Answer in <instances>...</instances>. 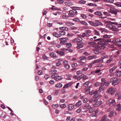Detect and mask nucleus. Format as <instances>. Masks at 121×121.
<instances>
[{"mask_svg": "<svg viewBox=\"0 0 121 121\" xmlns=\"http://www.w3.org/2000/svg\"><path fill=\"white\" fill-rule=\"evenodd\" d=\"M94 41L96 42V44H99L100 45L103 46L107 45L108 44V42H109L110 40L100 38L95 39Z\"/></svg>", "mask_w": 121, "mask_h": 121, "instance_id": "nucleus-1", "label": "nucleus"}, {"mask_svg": "<svg viewBox=\"0 0 121 121\" xmlns=\"http://www.w3.org/2000/svg\"><path fill=\"white\" fill-rule=\"evenodd\" d=\"M89 23L91 25L94 26H97L99 25H103L102 23L100 21L98 20H95L94 22L92 21H89Z\"/></svg>", "mask_w": 121, "mask_h": 121, "instance_id": "nucleus-2", "label": "nucleus"}, {"mask_svg": "<svg viewBox=\"0 0 121 121\" xmlns=\"http://www.w3.org/2000/svg\"><path fill=\"white\" fill-rule=\"evenodd\" d=\"M121 81L120 78L114 77L110 79V82L112 83V84L113 86L118 84Z\"/></svg>", "mask_w": 121, "mask_h": 121, "instance_id": "nucleus-3", "label": "nucleus"}, {"mask_svg": "<svg viewBox=\"0 0 121 121\" xmlns=\"http://www.w3.org/2000/svg\"><path fill=\"white\" fill-rule=\"evenodd\" d=\"M98 48H95L93 49V51L94 53L96 54H98L100 52V51L99 50V49H103L105 48L104 46H101L99 45L98 46Z\"/></svg>", "mask_w": 121, "mask_h": 121, "instance_id": "nucleus-4", "label": "nucleus"}, {"mask_svg": "<svg viewBox=\"0 0 121 121\" xmlns=\"http://www.w3.org/2000/svg\"><path fill=\"white\" fill-rule=\"evenodd\" d=\"M69 13L68 14V15L70 17H74L78 13L77 11L75 9L69 11Z\"/></svg>", "mask_w": 121, "mask_h": 121, "instance_id": "nucleus-5", "label": "nucleus"}, {"mask_svg": "<svg viewBox=\"0 0 121 121\" xmlns=\"http://www.w3.org/2000/svg\"><path fill=\"white\" fill-rule=\"evenodd\" d=\"M109 6L110 12L112 14L116 15L117 13V10L116 9L114 8L112 6L110 5Z\"/></svg>", "mask_w": 121, "mask_h": 121, "instance_id": "nucleus-6", "label": "nucleus"}, {"mask_svg": "<svg viewBox=\"0 0 121 121\" xmlns=\"http://www.w3.org/2000/svg\"><path fill=\"white\" fill-rule=\"evenodd\" d=\"M107 104L108 105H109L112 104V106H114L116 104V103L115 100L114 99H110L107 102Z\"/></svg>", "mask_w": 121, "mask_h": 121, "instance_id": "nucleus-7", "label": "nucleus"}, {"mask_svg": "<svg viewBox=\"0 0 121 121\" xmlns=\"http://www.w3.org/2000/svg\"><path fill=\"white\" fill-rule=\"evenodd\" d=\"M91 107L88 103L85 104L83 108V109L85 110V112H86Z\"/></svg>", "mask_w": 121, "mask_h": 121, "instance_id": "nucleus-8", "label": "nucleus"}, {"mask_svg": "<svg viewBox=\"0 0 121 121\" xmlns=\"http://www.w3.org/2000/svg\"><path fill=\"white\" fill-rule=\"evenodd\" d=\"M110 29L113 31H118L119 30V29L116 28L115 25L112 24Z\"/></svg>", "mask_w": 121, "mask_h": 121, "instance_id": "nucleus-9", "label": "nucleus"}, {"mask_svg": "<svg viewBox=\"0 0 121 121\" xmlns=\"http://www.w3.org/2000/svg\"><path fill=\"white\" fill-rule=\"evenodd\" d=\"M78 45L77 46L76 48L77 49H79L83 46V44L82 42L80 40V42H78L77 43Z\"/></svg>", "mask_w": 121, "mask_h": 121, "instance_id": "nucleus-10", "label": "nucleus"}, {"mask_svg": "<svg viewBox=\"0 0 121 121\" xmlns=\"http://www.w3.org/2000/svg\"><path fill=\"white\" fill-rule=\"evenodd\" d=\"M116 109L118 111H120L121 110V106L120 104H117L115 107Z\"/></svg>", "mask_w": 121, "mask_h": 121, "instance_id": "nucleus-11", "label": "nucleus"}, {"mask_svg": "<svg viewBox=\"0 0 121 121\" xmlns=\"http://www.w3.org/2000/svg\"><path fill=\"white\" fill-rule=\"evenodd\" d=\"M101 101H99L96 102L95 104H93V106L95 107H97L100 105L102 103Z\"/></svg>", "mask_w": 121, "mask_h": 121, "instance_id": "nucleus-12", "label": "nucleus"}, {"mask_svg": "<svg viewBox=\"0 0 121 121\" xmlns=\"http://www.w3.org/2000/svg\"><path fill=\"white\" fill-rule=\"evenodd\" d=\"M81 38L79 37L73 40L72 42L73 43H75L77 42V43H78V42H80V39Z\"/></svg>", "mask_w": 121, "mask_h": 121, "instance_id": "nucleus-13", "label": "nucleus"}, {"mask_svg": "<svg viewBox=\"0 0 121 121\" xmlns=\"http://www.w3.org/2000/svg\"><path fill=\"white\" fill-rule=\"evenodd\" d=\"M121 75V70L119 71L118 70L117 71L115 76L116 77H119Z\"/></svg>", "mask_w": 121, "mask_h": 121, "instance_id": "nucleus-14", "label": "nucleus"}, {"mask_svg": "<svg viewBox=\"0 0 121 121\" xmlns=\"http://www.w3.org/2000/svg\"><path fill=\"white\" fill-rule=\"evenodd\" d=\"M72 84V82H70L68 83L65 84V85L63 86V88H66L67 87L70 86Z\"/></svg>", "mask_w": 121, "mask_h": 121, "instance_id": "nucleus-15", "label": "nucleus"}, {"mask_svg": "<svg viewBox=\"0 0 121 121\" xmlns=\"http://www.w3.org/2000/svg\"><path fill=\"white\" fill-rule=\"evenodd\" d=\"M113 51H114V52H112V53H115L117 54H118L120 53V51L118 50L117 51V50L115 49H112L111 50V52H112Z\"/></svg>", "mask_w": 121, "mask_h": 121, "instance_id": "nucleus-16", "label": "nucleus"}, {"mask_svg": "<svg viewBox=\"0 0 121 121\" xmlns=\"http://www.w3.org/2000/svg\"><path fill=\"white\" fill-rule=\"evenodd\" d=\"M82 104L81 101L79 100L74 105V106L76 107L79 106L81 105Z\"/></svg>", "mask_w": 121, "mask_h": 121, "instance_id": "nucleus-17", "label": "nucleus"}, {"mask_svg": "<svg viewBox=\"0 0 121 121\" xmlns=\"http://www.w3.org/2000/svg\"><path fill=\"white\" fill-rule=\"evenodd\" d=\"M50 56L52 57H53L55 58H56L57 57L55 54L53 52H51L49 54Z\"/></svg>", "mask_w": 121, "mask_h": 121, "instance_id": "nucleus-18", "label": "nucleus"}, {"mask_svg": "<svg viewBox=\"0 0 121 121\" xmlns=\"http://www.w3.org/2000/svg\"><path fill=\"white\" fill-rule=\"evenodd\" d=\"M62 40H60V41H61L60 43V44L61 45H65L66 43H67V42L66 41H65L64 39H61Z\"/></svg>", "mask_w": 121, "mask_h": 121, "instance_id": "nucleus-19", "label": "nucleus"}, {"mask_svg": "<svg viewBox=\"0 0 121 121\" xmlns=\"http://www.w3.org/2000/svg\"><path fill=\"white\" fill-rule=\"evenodd\" d=\"M96 56L95 55L91 56L88 57L87 58L89 60H91L94 58H96Z\"/></svg>", "mask_w": 121, "mask_h": 121, "instance_id": "nucleus-20", "label": "nucleus"}, {"mask_svg": "<svg viewBox=\"0 0 121 121\" xmlns=\"http://www.w3.org/2000/svg\"><path fill=\"white\" fill-rule=\"evenodd\" d=\"M114 4L118 7H121V2H117L113 3Z\"/></svg>", "mask_w": 121, "mask_h": 121, "instance_id": "nucleus-21", "label": "nucleus"}, {"mask_svg": "<svg viewBox=\"0 0 121 121\" xmlns=\"http://www.w3.org/2000/svg\"><path fill=\"white\" fill-rule=\"evenodd\" d=\"M53 35L56 37L59 38L60 37V36L56 32H53L52 33Z\"/></svg>", "mask_w": 121, "mask_h": 121, "instance_id": "nucleus-22", "label": "nucleus"}, {"mask_svg": "<svg viewBox=\"0 0 121 121\" xmlns=\"http://www.w3.org/2000/svg\"><path fill=\"white\" fill-rule=\"evenodd\" d=\"M62 78L61 76L56 77L55 78V79L56 81H59L62 79Z\"/></svg>", "mask_w": 121, "mask_h": 121, "instance_id": "nucleus-23", "label": "nucleus"}, {"mask_svg": "<svg viewBox=\"0 0 121 121\" xmlns=\"http://www.w3.org/2000/svg\"><path fill=\"white\" fill-rule=\"evenodd\" d=\"M104 87L102 85L99 88L98 91L101 92L103 91L104 89Z\"/></svg>", "mask_w": 121, "mask_h": 121, "instance_id": "nucleus-24", "label": "nucleus"}, {"mask_svg": "<svg viewBox=\"0 0 121 121\" xmlns=\"http://www.w3.org/2000/svg\"><path fill=\"white\" fill-rule=\"evenodd\" d=\"M73 105L72 104H70L68 107V109L69 110H71L73 108Z\"/></svg>", "mask_w": 121, "mask_h": 121, "instance_id": "nucleus-25", "label": "nucleus"}, {"mask_svg": "<svg viewBox=\"0 0 121 121\" xmlns=\"http://www.w3.org/2000/svg\"><path fill=\"white\" fill-rule=\"evenodd\" d=\"M56 61L58 62L56 63V65L57 66H59L60 65L61 63L60 61V59H57L56 60Z\"/></svg>", "mask_w": 121, "mask_h": 121, "instance_id": "nucleus-26", "label": "nucleus"}, {"mask_svg": "<svg viewBox=\"0 0 121 121\" xmlns=\"http://www.w3.org/2000/svg\"><path fill=\"white\" fill-rule=\"evenodd\" d=\"M59 33L60 35H65L66 33L63 30L60 31Z\"/></svg>", "mask_w": 121, "mask_h": 121, "instance_id": "nucleus-27", "label": "nucleus"}, {"mask_svg": "<svg viewBox=\"0 0 121 121\" xmlns=\"http://www.w3.org/2000/svg\"><path fill=\"white\" fill-rule=\"evenodd\" d=\"M117 66H115L112 67L110 70L109 71V72L110 73H112L113 71L115 70V69L117 68Z\"/></svg>", "mask_w": 121, "mask_h": 121, "instance_id": "nucleus-28", "label": "nucleus"}, {"mask_svg": "<svg viewBox=\"0 0 121 121\" xmlns=\"http://www.w3.org/2000/svg\"><path fill=\"white\" fill-rule=\"evenodd\" d=\"M86 35H87V33H83L82 34H81L80 35H78V36L80 37H84L86 36Z\"/></svg>", "mask_w": 121, "mask_h": 121, "instance_id": "nucleus-29", "label": "nucleus"}, {"mask_svg": "<svg viewBox=\"0 0 121 121\" xmlns=\"http://www.w3.org/2000/svg\"><path fill=\"white\" fill-rule=\"evenodd\" d=\"M104 1L107 3H113L114 1V0H104Z\"/></svg>", "mask_w": 121, "mask_h": 121, "instance_id": "nucleus-30", "label": "nucleus"}, {"mask_svg": "<svg viewBox=\"0 0 121 121\" xmlns=\"http://www.w3.org/2000/svg\"><path fill=\"white\" fill-rule=\"evenodd\" d=\"M62 85L60 83H58L56 84L55 85V87L57 88H60L62 86Z\"/></svg>", "mask_w": 121, "mask_h": 121, "instance_id": "nucleus-31", "label": "nucleus"}, {"mask_svg": "<svg viewBox=\"0 0 121 121\" xmlns=\"http://www.w3.org/2000/svg\"><path fill=\"white\" fill-rule=\"evenodd\" d=\"M95 14L96 15H98L99 16H101L102 15L101 12L99 11H97L95 12Z\"/></svg>", "mask_w": 121, "mask_h": 121, "instance_id": "nucleus-32", "label": "nucleus"}, {"mask_svg": "<svg viewBox=\"0 0 121 121\" xmlns=\"http://www.w3.org/2000/svg\"><path fill=\"white\" fill-rule=\"evenodd\" d=\"M73 8L75 10H82V8L81 7H73Z\"/></svg>", "mask_w": 121, "mask_h": 121, "instance_id": "nucleus-33", "label": "nucleus"}, {"mask_svg": "<svg viewBox=\"0 0 121 121\" xmlns=\"http://www.w3.org/2000/svg\"><path fill=\"white\" fill-rule=\"evenodd\" d=\"M103 37L105 38V39H109L110 40V41H110V39H107V38H110V35H105L103 36Z\"/></svg>", "mask_w": 121, "mask_h": 121, "instance_id": "nucleus-34", "label": "nucleus"}, {"mask_svg": "<svg viewBox=\"0 0 121 121\" xmlns=\"http://www.w3.org/2000/svg\"><path fill=\"white\" fill-rule=\"evenodd\" d=\"M65 23L67 25L69 26H73L74 25L73 23L69 22H65Z\"/></svg>", "mask_w": 121, "mask_h": 121, "instance_id": "nucleus-35", "label": "nucleus"}, {"mask_svg": "<svg viewBox=\"0 0 121 121\" xmlns=\"http://www.w3.org/2000/svg\"><path fill=\"white\" fill-rule=\"evenodd\" d=\"M42 58L44 60H48V57L45 54H43V55Z\"/></svg>", "mask_w": 121, "mask_h": 121, "instance_id": "nucleus-36", "label": "nucleus"}, {"mask_svg": "<svg viewBox=\"0 0 121 121\" xmlns=\"http://www.w3.org/2000/svg\"><path fill=\"white\" fill-rule=\"evenodd\" d=\"M109 32V31L108 30L103 28V32L102 33L103 34H105V33H108Z\"/></svg>", "mask_w": 121, "mask_h": 121, "instance_id": "nucleus-37", "label": "nucleus"}, {"mask_svg": "<svg viewBox=\"0 0 121 121\" xmlns=\"http://www.w3.org/2000/svg\"><path fill=\"white\" fill-rule=\"evenodd\" d=\"M81 17L83 18L86 19L87 18V16L86 15L84 14H82L81 15Z\"/></svg>", "mask_w": 121, "mask_h": 121, "instance_id": "nucleus-38", "label": "nucleus"}, {"mask_svg": "<svg viewBox=\"0 0 121 121\" xmlns=\"http://www.w3.org/2000/svg\"><path fill=\"white\" fill-rule=\"evenodd\" d=\"M58 105L57 104H53L52 105V107L55 108H57L58 107Z\"/></svg>", "mask_w": 121, "mask_h": 121, "instance_id": "nucleus-39", "label": "nucleus"}, {"mask_svg": "<svg viewBox=\"0 0 121 121\" xmlns=\"http://www.w3.org/2000/svg\"><path fill=\"white\" fill-rule=\"evenodd\" d=\"M90 83L89 81H87L85 82L83 84V86L85 87H87L89 85V84Z\"/></svg>", "mask_w": 121, "mask_h": 121, "instance_id": "nucleus-40", "label": "nucleus"}, {"mask_svg": "<svg viewBox=\"0 0 121 121\" xmlns=\"http://www.w3.org/2000/svg\"><path fill=\"white\" fill-rule=\"evenodd\" d=\"M80 23L85 25L87 26L88 25L87 22L84 21H81L80 22Z\"/></svg>", "mask_w": 121, "mask_h": 121, "instance_id": "nucleus-41", "label": "nucleus"}, {"mask_svg": "<svg viewBox=\"0 0 121 121\" xmlns=\"http://www.w3.org/2000/svg\"><path fill=\"white\" fill-rule=\"evenodd\" d=\"M49 72L50 73H56L57 72V71L55 69H53V70H50L49 71Z\"/></svg>", "mask_w": 121, "mask_h": 121, "instance_id": "nucleus-42", "label": "nucleus"}, {"mask_svg": "<svg viewBox=\"0 0 121 121\" xmlns=\"http://www.w3.org/2000/svg\"><path fill=\"white\" fill-rule=\"evenodd\" d=\"M65 4L68 6H70L72 5L73 4L72 3H69L68 2H65Z\"/></svg>", "mask_w": 121, "mask_h": 121, "instance_id": "nucleus-43", "label": "nucleus"}, {"mask_svg": "<svg viewBox=\"0 0 121 121\" xmlns=\"http://www.w3.org/2000/svg\"><path fill=\"white\" fill-rule=\"evenodd\" d=\"M116 89H114L111 92H110V94L111 95H113L114 94L115 92L116 91Z\"/></svg>", "mask_w": 121, "mask_h": 121, "instance_id": "nucleus-44", "label": "nucleus"}, {"mask_svg": "<svg viewBox=\"0 0 121 121\" xmlns=\"http://www.w3.org/2000/svg\"><path fill=\"white\" fill-rule=\"evenodd\" d=\"M88 5L92 6H97V5L95 4L92 3H89L88 4Z\"/></svg>", "mask_w": 121, "mask_h": 121, "instance_id": "nucleus-45", "label": "nucleus"}, {"mask_svg": "<svg viewBox=\"0 0 121 121\" xmlns=\"http://www.w3.org/2000/svg\"><path fill=\"white\" fill-rule=\"evenodd\" d=\"M90 91V90L89 89L87 88H86L85 89V93L86 94H87Z\"/></svg>", "mask_w": 121, "mask_h": 121, "instance_id": "nucleus-46", "label": "nucleus"}, {"mask_svg": "<svg viewBox=\"0 0 121 121\" xmlns=\"http://www.w3.org/2000/svg\"><path fill=\"white\" fill-rule=\"evenodd\" d=\"M62 17L64 19H67L68 18L69 16L66 15L65 14H64L63 15Z\"/></svg>", "mask_w": 121, "mask_h": 121, "instance_id": "nucleus-47", "label": "nucleus"}, {"mask_svg": "<svg viewBox=\"0 0 121 121\" xmlns=\"http://www.w3.org/2000/svg\"><path fill=\"white\" fill-rule=\"evenodd\" d=\"M114 89L112 87H111L110 88H109L108 90V91L107 92V93H110V92H111Z\"/></svg>", "mask_w": 121, "mask_h": 121, "instance_id": "nucleus-48", "label": "nucleus"}, {"mask_svg": "<svg viewBox=\"0 0 121 121\" xmlns=\"http://www.w3.org/2000/svg\"><path fill=\"white\" fill-rule=\"evenodd\" d=\"M107 117V116L106 115L104 116L100 120L101 121H105V119Z\"/></svg>", "mask_w": 121, "mask_h": 121, "instance_id": "nucleus-49", "label": "nucleus"}, {"mask_svg": "<svg viewBox=\"0 0 121 121\" xmlns=\"http://www.w3.org/2000/svg\"><path fill=\"white\" fill-rule=\"evenodd\" d=\"M65 44L66 47L68 48H70L72 46L71 44L70 43H67Z\"/></svg>", "mask_w": 121, "mask_h": 121, "instance_id": "nucleus-50", "label": "nucleus"}, {"mask_svg": "<svg viewBox=\"0 0 121 121\" xmlns=\"http://www.w3.org/2000/svg\"><path fill=\"white\" fill-rule=\"evenodd\" d=\"M114 112L113 111H112L111 112L109 113L108 116L109 117H110L113 115Z\"/></svg>", "mask_w": 121, "mask_h": 121, "instance_id": "nucleus-51", "label": "nucleus"}, {"mask_svg": "<svg viewBox=\"0 0 121 121\" xmlns=\"http://www.w3.org/2000/svg\"><path fill=\"white\" fill-rule=\"evenodd\" d=\"M60 91V90L58 89L57 90H56L55 91V92L54 93V95H57L58 94V92Z\"/></svg>", "mask_w": 121, "mask_h": 121, "instance_id": "nucleus-52", "label": "nucleus"}, {"mask_svg": "<svg viewBox=\"0 0 121 121\" xmlns=\"http://www.w3.org/2000/svg\"><path fill=\"white\" fill-rule=\"evenodd\" d=\"M64 1L62 0H57V3L58 4H62L63 3Z\"/></svg>", "mask_w": 121, "mask_h": 121, "instance_id": "nucleus-53", "label": "nucleus"}, {"mask_svg": "<svg viewBox=\"0 0 121 121\" xmlns=\"http://www.w3.org/2000/svg\"><path fill=\"white\" fill-rule=\"evenodd\" d=\"M79 3L81 4H84L86 3V1L82 0H80L79 1Z\"/></svg>", "mask_w": 121, "mask_h": 121, "instance_id": "nucleus-54", "label": "nucleus"}, {"mask_svg": "<svg viewBox=\"0 0 121 121\" xmlns=\"http://www.w3.org/2000/svg\"><path fill=\"white\" fill-rule=\"evenodd\" d=\"M113 60V58H110L109 59L107 60L106 63H109L112 60Z\"/></svg>", "mask_w": 121, "mask_h": 121, "instance_id": "nucleus-55", "label": "nucleus"}, {"mask_svg": "<svg viewBox=\"0 0 121 121\" xmlns=\"http://www.w3.org/2000/svg\"><path fill=\"white\" fill-rule=\"evenodd\" d=\"M95 34L96 35H100L99 32L96 30H94Z\"/></svg>", "mask_w": 121, "mask_h": 121, "instance_id": "nucleus-56", "label": "nucleus"}, {"mask_svg": "<svg viewBox=\"0 0 121 121\" xmlns=\"http://www.w3.org/2000/svg\"><path fill=\"white\" fill-rule=\"evenodd\" d=\"M88 44L89 45L95 44H96V43L95 42H89L88 43Z\"/></svg>", "mask_w": 121, "mask_h": 121, "instance_id": "nucleus-57", "label": "nucleus"}, {"mask_svg": "<svg viewBox=\"0 0 121 121\" xmlns=\"http://www.w3.org/2000/svg\"><path fill=\"white\" fill-rule=\"evenodd\" d=\"M64 39V40H65V41H66L68 39V38H60L59 39V40H62L61 39Z\"/></svg>", "mask_w": 121, "mask_h": 121, "instance_id": "nucleus-58", "label": "nucleus"}, {"mask_svg": "<svg viewBox=\"0 0 121 121\" xmlns=\"http://www.w3.org/2000/svg\"><path fill=\"white\" fill-rule=\"evenodd\" d=\"M94 111V108H92L90 109L89 112V113H92Z\"/></svg>", "mask_w": 121, "mask_h": 121, "instance_id": "nucleus-59", "label": "nucleus"}, {"mask_svg": "<svg viewBox=\"0 0 121 121\" xmlns=\"http://www.w3.org/2000/svg\"><path fill=\"white\" fill-rule=\"evenodd\" d=\"M79 58L82 61V60H86V58L85 56H82L80 57Z\"/></svg>", "mask_w": 121, "mask_h": 121, "instance_id": "nucleus-60", "label": "nucleus"}, {"mask_svg": "<svg viewBox=\"0 0 121 121\" xmlns=\"http://www.w3.org/2000/svg\"><path fill=\"white\" fill-rule=\"evenodd\" d=\"M60 107L61 108H64L66 107V104H64L60 105Z\"/></svg>", "mask_w": 121, "mask_h": 121, "instance_id": "nucleus-61", "label": "nucleus"}, {"mask_svg": "<svg viewBox=\"0 0 121 121\" xmlns=\"http://www.w3.org/2000/svg\"><path fill=\"white\" fill-rule=\"evenodd\" d=\"M64 67L66 69H68L69 68L70 66L68 64L65 65L64 66Z\"/></svg>", "mask_w": 121, "mask_h": 121, "instance_id": "nucleus-62", "label": "nucleus"}, {"mask_svg": "<svg viewBox=\"0 0 121 121\" xmlns=\"http://www.w3.org/2000/svg\"><path fill=\"white\" fill-rule=\"evenodd\" d=\"M82 78L83 79L86 80L88 78V77L87 76L85 75L84 74Z\"/></svg>", "mask_w": 121, "mask_h": 121, "instance_id": "nucleus-63", "label": "nucleus"}, {"mask_svg": "<svg viewBox=\"0 0 121 121\" xmlns=\"http://www.w3.org/2000/svg\"><path fill=\"white\" fill-rule=\"evenodd\" d=\"M84 74H82L81 75L78 77V78H77V80H79L80 79L82 78Z\"/></svg>", "mask_w": 121, "mask_h": 121, "instance_id": "nucleus-64", "label": "nucleus"}]
</instances>
